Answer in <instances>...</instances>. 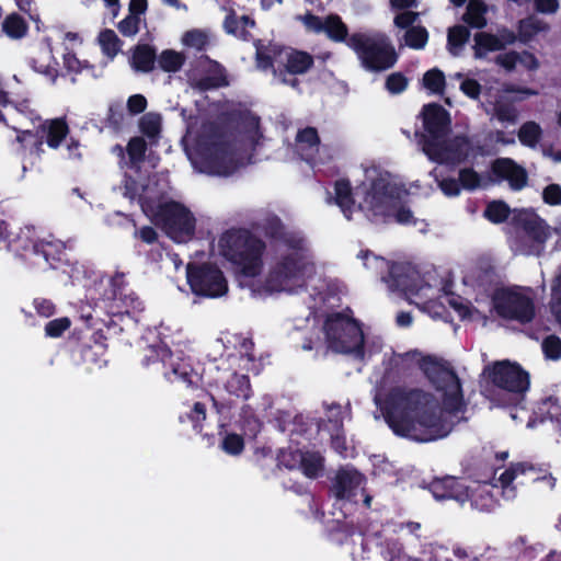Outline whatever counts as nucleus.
<instances>
[{"mask_svg":"<svg viewBox=\"0 0 561 561\" xmlns=\"http://www.w3.org/2000/svg\"><path fill=\"white\" fill-rule=\"evenodd\" d=\"M420 368L442 397V405L430 392L421 389L392 388L382 404L385 420L393 433L415 442L445 438L467 411L461 381L447 363L431 355L422 358Z\"/></svg>","mask_w":561,"mask_h":561,"instance_id":"f257e3e1","label":"nucleus"},{"mask_svg":"<svg viewBox=\"0 0 561 561\" xmlns=\"http://www.w3.org/2000/svg\"><path fill=\"white\" fill-rule=\"evenodd\" d=\"M486 382L481 393L499 407L516 405L530 385V377L518 363L497 360L483 369Z\"/></svg>","mask_w":561,"mask_h":561,"instance_id":"f03ea898","label":"nucleus"},{"mask_svg":"<svg viewBox=\"0 0 561 561\" xmlns=\"http://www.w3.org/2000/svg\"><path fill=\"white\" fill-rule=\"evenodd\" d=\"M255 59L262 70H272L282 83L297 89L296 76L307 73L314 65L313 56L305 50L285 47L275 43H255Z\"/></svg>","mask_w":561,"mask_h":561,"instance_id":"7ed1b4c3","label":"nucleus"},{"mask_svg":"<svg viewBox=\"0 0 561 561\" xmlns=\"http://www.w3.org/2000/svg\"><path fill=\"white\" fill-rule=\"evenodd\" d=\"M221 255L232 263L240 275L256 277L263 270L266 243L247 228H231L219 238Z\"/></svg>","mask_w":561,"mask_h":561,"instance_id":"20e7f679","label":"nucleus"},{"mask_svg":"<svg viewBox=\"0 0 561 561\" xmlns=\"http://www.w3.org/2000/svg\"><path fill=\"white\" fill-rule=\"evenodd\" d=\"M323 330L328 344L334 352L364 359V333L356 319L343 312H333L325 318Z\"/></svg>","mask_w":561,"mask_h":561,"instance_id":"39448f33","label":"nucleus"},{"mask_svg":"<svg viewBox=\"0 0 561 561\" xmlns=\"http://www.w3.org/2000/svg\"><path fill=\"white\" fill-rule=\"evenodd\" d=\"M347 47L356 54L362 67L370 72L388 70L398 61L394 47L383 35L355 32L351 34Z\"/></svg>","mask_w":561,"mask_h":561,"instance_id":"423d86ee","label":"nucleus"},{"mask_svg":"<svg viewBox=\"0 0 561 561\" xmlns=\"http://www.w3.org/2000/svg\"><path fill=\"white\" fill-rule=\"evenodd\" d=\"M401 195L402 190L396 183L385 178H376L371 181L358 208L371 221L378 218L388 221L391 213L396 210V206L400 203Z\"/></svg>","mask_w":561,"mask_h":561,"instance_id":"0eeeda50","label":"nucleus"},{"mask_svg":"<svg viewBox=\"0 0 561 561\" xmlns=\"http://www.w3.org/2000/svg\"><path fill=\"white\" fill-rule=\"evenodd\" d=\"M157 225L175 242H186L195 234L196 219L183 204L170 201L158 206L154 214Z\"/></svg>","mask_w":561,"mask_h":561,"instance_id":"6e6552de","label":"nucleus"},{"mask_svg":"<svg viewBox=\"0 0 561 561\" xmlns=\"http://www.w3.org/2000/svg\"><path fill=\"white\" fill-rule=\"evenodd\" d=\"M187 284L199 297L218 298L228 293V283L222 271L214 263H188Z\"/></svg>","mask_w":561,"mask_h":561,"instance_id":"1a4fd4ad","label":"nucleus"},{"mask_svg":"<svg viewBox=\"0 0 561 561\" xmlns=\"http://www.w3.org/2000/svg\"><path fill=\"white\" fill-rule=\"evenodd\" d=\"M492 305L499 317L526 324L535 318L534 300L512 288L503 287L494 290Z\"/></svg>","mask_w":561,"mask_h":561,"instance_id":"9d476101","label":"nucleus"},{"mask_svg":"<svg viewBox=\"0 0 561 561\" xmlns=\"http://www.w3.org/2000/svg\"><path fill=\"white\" fill-rule=\"evenodd\" d=\"M423 151L433 162L458 165L466 162L471 150V142L466 135H456L451 139H423Z\"/></svg>","mask_w":561,"mask_h":561,"instance_id":"9b49d317","label":"nucleus"},{"mask_svg":"<svg viewBox=\"0 0 561 561\" xmlns=\"http://www.w3.org/2000/svg\"><path fill=\"white\" fill-rule=\"evenodd\" d=\"M204 160L211 173L230 175L238 169L233 145L222 134H215L202 144Z\"/></svg>","mask_w":561,"mask_h":561,"instance_id":"f8f14e48","label":"nucleus"},{"mask_svg":"<svg viewBox=\"0 0 561 561\" xmlns=\"http://www.w3.org/2000/svg\"><path fill=\"white\" fill-rule=\"evenodd\" d=\"M297 252L294 251L280 256L266 277L265 291L272 294L287 290L296 280L301 278L305 264L302 256Z\"/></svg>","mask_w":561,"mask_h":561,"instance_id":"ddd939ff","label":"nucleus"},{"mask_svg":"<svg viewBox=\"0 0 561 561\" xmlns=\"http://www.w3.org/2000/svg\"><path fill=\"white\" fill-rule=\"evenodd\" d=\"M513 221L530 241L527 254L540 256L545 251L548 239L551 237V227L534 211L523 210L514 216Z\"/></svg>","mask_w":561,"mask_h":561,"instance_id":"4468645a","label":"nucleus"},{"mask_svg":"<svg viewBox=\"0 0 561 561\" xmlns=\"http://www.w3.org/2000/svg\"><path fill=\"white\" fill-rule=\"evenodd\" d=\"M257 229L272 244L284 245L291 251H302L305 248L304 237L299 232L288 229L276 215L264 218L257 225Z\"/></svg>","mask_w":561,"mask_h":561,"instance_id":"2eb2a0df","label":"nucleus"},{"mask_svg":"<svg viewBox=\"0 0 561 561\" xmlns=\"http://www.w3.org/2000/svg\"><path fill=\"white\" fill-rule=\"evenodd\" d=\"M382 280L392 291L417 295L422 289L420 272L409 262H393L389 265L388 275Z\"/></svg>","mask_w":561,"mask_h":561,"instance_id":"dca6fc26","label":"nucleus"},{"mask_svg":"<svg viewBox=\"0 0 561 561\" xmlns=\"http://www.w3.org/2000/svg\"><path fill=\"white\" fill-rule=\"evenodd\" d=\"M423 127L427 133L424 139H444L450 133L451 119L447 110L438 103L425 104L422 108Z\"/></svg>","mask_w":561,"mask_h":561,"instance_id":"f3484780","label":"nucleus"},{"mask_svg":"<svg viewBox=\"0 0 561 561\" xmlns=\"http://www.w3.org/2000/svg\"><path fill=\"white\" fill-rule=\"evenodd\" d=\"M428 491L436 500H454L460 506L468 501V485L461 478L454 476L434 478L428 483Z\"/></svg>","mask_w":561,"mask_h":561,"instance_id":"a211bd4d","label":"nucleus"},{"mask_svg":"<svg viewBox=\"0 0 561 561\" xmlns=\"http://www.w3.org/2000/svg\"><path fill=\"white\" fill-rule=\"evenodd\" d=\"M491 171L497 179L507 181L513 191H520L528 183L526 169L511 158L495 159Z\"/></svg>","mask_w":561,"mask_h":561,"instance_id":"6ab92c4d","label":"nucleus"},{"mask_svg":"<svg viewBox=\"0 0 561 561\" xmlns=\"http://www.w3.org/2000/svg\"><path fill=\"white\" fill-rule=\"evenodd\" d=\"M39 240L41 239L37 237L35 228L32 226H25L20 228V231L13 239L9 240L8 245L18 256L24 261H30L35 257Z\"/></svg>","mask_w":561,"mask_h":561,"instance_id":"aec40b11","label":"nucleus"},{"mask_svg":"<svg viewBox=\"0 0 561 561\" xmlns=\"http://www.w3.org/2000/svg\"><path fill=\"white\" fill-rule=\"evenodd\" d=\"M47 146L51 149L60 147L69 134V126L64 117L46 119L36 128Z\"/></svg>","mask_w":561,"mask_h":561,"instance_id":"412c9836","label":"nucleus"},{"mask_svg":"<svg viewBox=\"0 0 561 561\" xmlns=\"http://www.w3.org/2000/svg\"><path fill=\"white\" fill-rule=\"evenodd\" d=\"M39 55L44 56L48 62L45 64L42 62L38 58L32 57L28 59V66L35 72L45 76L50 80L51 83H55L59 77V71L57 69L58 61L53 54V47L50 43H47L39 48Z\"/></svg>","mask_w":561,"mask_h":561,"instance_id":"4be33fe9","label":"nucleus"},{"mask_svg":"<svg viewBox=\"0 0 561 561\" xmlns=\"http://www.w3.org/2000/svg\"><path fill=\"white\" fill-rule=\"evenodd\" d=\"M469 506L473 511L490 513L497 506V501L486 485L468 486Z\"/></svg>","mask_w":561,"mask_h":561,"instance_id":"5701e85b","label":"nucleus"},{"mask_svg":"<svg viewBox=\"0 0 561 561\" xmlns=\"http://www.w3.org/2000/svg\"><path fill=\"white\" fill-rule=\"evenodd\" d=\"M66 245L60 240L41 239L35 257H41L49 268H57L65 255Z\"/></svg>","mask_w":561,"mask_h":561,"instance_id":"b1692460","label":"nucleus"},{"mask_svg":"<svg viewBox=\"0 0 561 561\" xmlns=\"http://www.w3.org/2000/svg\"><path fill=\"white\" fill-rule=\"evenodd\" d=\"M358 485L359 479L356 472L342 470L336 473L332 489L336 499L351 500L356 495Z\"/></svg>","mask_w":561,"mask_h":561,"instance_id":"393cba45","label":"nucleus"},{"mask_svg":"<svg viewBox=\"0 0 561 561\" xmlns=\"http://www.w3.org/2000/svg\"><path fill=\"white\" fill-rule=\"evenodd\" d=\"M334 203L340 207L346 219L351 220L355 199L350 180L339 179L334 183Z\"/></svg>","mask_w":561,"mask_h":561,"instance_id":"a878e982","label":"nucleus"},{"mask_svg":"<svg viewBox=\"0 0 561 561\" xmlns=\"http://www.w3.org/2000/svg\"><path fill=\"white\" fill-rule=\"evenodd\" d=\"M157 51L153 46L138 44L131 55V67L137 72L148 73L154 69Z\"/></svg>","mask_w":561,"mask_h":561,"instance_id":"bb28decb","label":"nucleus"},{"mask_svg":"<svg viewBox=\"0 0 561 561\" xmlns=\"http://www.w3.org/2000/svg\"><path fill=\"white\" fill-rule=\"evenodd\" d=\"M164 378L169 382H182L187 387H197L198 375L185 363L170 364V367L163 371Z\"/></svg>","mask_w":561,"mask_h":561,"instance_id":"cd10ccee","label":"nucleus"},{"mask_svg":"<svg viewBox=\"0 0 561 561\" xmlns=\"http://www.w3.org/2000/svg\"><path fill=\"white\" fill-rule=\"evenodd\" d=\"M215 65L217 69L214 72L192 80L191 87L194 90L207 92L229 84L225 69L218 62Z\"/></svg>","mask_w":561,"mask_h":561,"instance_id":"c85d7f7f","label":"nucleus"},{"mask_svg":"<svg viewBox=\"0 0 561 561\" xmlns=\"http://www.w3.org/2000/svg\"><path fill=\"white\" fill-rule=\"evenodd\" d=\"M427 561H479L477 557L468 552L466 549L456 547L449 549L448 547L437 545L432 547L431 556Z\"/></svg>","mask_w":561,"mask_h":561,"instance_id":"c756f323","label":"nucleus"},{"mask_svg":"<svg viewBox=\"0 0 561 561\" xmlns=\"http://www.w3.org/2000/svg\"><path fill=\"white\" fill-rule=\"evenodd\" d=\"M504 49V43L499 38V36L486 33L479 32L474 35V58L482 59L489 51H497Z\"/></svg>","mask_w":561,"mask_h":561,"instance_id":"7c9ffc66","label":"nucleus"},{"mask_svg":"<svg viewBox=\"0 0 561 561\" xmlns=\"http://www.w3.org/2000/svg\"><path fill=\"white\" fill-rule=\"evenodd\" d=\"M324 25L323 32L331 41L335 43H345L347 45L351 36L348 35V27L339 14L331 13L325 16Z\"/></svg>","mask_w":561,"mask_h":561,"instance_id":"2f4dec72","label":"nucleus"},{"mask_svg":"<svg viewBox=\"0 0 561 561\" xmlns=\"http://www.w3.org/2000/svg\"><path fill=\"white\" fill-rule=\"evenodd\" d=\"M299 469L309 479H317L324 470V458L319 451H302Z\"/></svg>","mask_w":561,"mask_h":561,"instance_id":"473e14b6","label":"nucleus"},{"mask_svg":"<svg viewBox=\"0 0 561 561\" xmlns=\"http://www.w3.org/2000/svg\"><path fill=\"white\" fill-rule=\"evenodd\" d=\"M486 4L481 0H470L462 21L472 28H483L486 25Z\"/></svg>","mask_w":561,"mask_h":561,"instance_id":"72a5a7b5","label":"nucleus"},{"mask_svg":"<svg viewBox=\"0 0 561 561\" xmlns=\"http://www.w3.org/2000/svg\"><path fill=\"white\" fill-rule=\"evenodd\" d=\"M549 30V24L536 16L522 19L517 25L518 37L520 42L527 43L537 34Z\"/></svg>","mask_w":561,"mask_h":561,"instance_id":"f704fd0d","label":"nucleus"},{"mask_svg":"<svg viewBox=\"0 0 561 561\" xmlns=\"http://www.w3.org/2000/svg\"><path fill=\"white\" fill-rule=\"evenodd\" d=\"M13 129L18 133L16 141L20 144L22 150L25 151L28 149L30 154L41 158L42 153H44L43 145L45 140L37 134V130L34 133L32 130H20L15 127H13Z\"/></svg>","mask_w":561,"mask_h":561,"instance_id":"c9c22d12","label":"nucleus"},{"mask_svg":"<svg viewBox=\"0 0 561 561\" xmlns=\"http://www.w3.org/2000/svg\"><path fill=\"white\" fill-rule=\"evenodd\" d=\"M2 30L12 39L23 38L28 31V25L19 13L7 15L2 22Z\"/></svg>","mask_w":561,"mask_h":561,"instance_id":"e433bc0d","label":"nucleus"},{"mask_svg":"<svg viewBox=\"0 0 561 561\" xmlns=\"http://www.w3.org/2000/svg\"><path fill=\"white\" fill-rule=\"evenodd\" d=\"M139 130L151 145L156 144L161 133V116L156 113H146L139 119Z\"/></svg>","mask_w":561,"mask_h":561,"instance_id":"4c0bfd02","label":"nucleus"},{"mask_svg":"<svg viewBox=\"0 0 561 561\" xmlns=\"http://www.w3.org/2000/svg\"><path fill=\"white\" fill-rule=\"evenodd\" d=\"M226 389L232 396L249 400L252 396V388L248 375L234 373L226 383Z\"/></svg>","mask_w":561,"mask_h":561,"instance_id":"58836bf2","label":"nucleus"},{"mask_svg":"<svg viewBox=\"0 0 561 561\" xmlns=\"http://www.w3.org/2000/svg\"><path fill=\"white\" fill-rule=\"evenodd\" d=\"M517 136L523 146L536 148L542 138V129L538 123L528 121L519 127Z\"/></svg>","mask_w":561,"mask_h":561,"instance_id":"ea45409f","label":"nucleus"},{"mask_svg":"<svg viewBox=\"0 0 561 561\" xmlns=\"http://www.w3.org/2000/svg\"><path fill=\"white\" fill-rule=\"evenodd\" d=\"M157 62L164 72H178L185 62V56L173 49H164L157 56Z\"/></svg>","mask_w":561,"mask_h":561,"instance_id":"a19ab883","label":"nucleus"},{"mask_svg":"<svg viewBox=\"0 0 561 561\" xmlns=\"http://www.w3.org/2000/svg\"><path fill=\"white\" fill-rule=\"evenodd\" d=\"M470 38V31L465 25H455L448 28L447 47L450 54L457 55Z\"/></svg>","mask_w":561,"mask_h":561,"instance_id":"79ce46f5","label":"nucleus"},{"mask_svg":"<svg viewBox=\"0 0 561 561\" xmlns=\"http://www.w3.org/2000/svg\"><path fill=\"white\" fill-rule=\"evenodd\" d=\"M511 214L510 206L504 201H492L484 209V217L492 224H502Z\"/></svg>","mask_w":561,"mask_h":561,"instance_id":"37998d69","label":"nucleus"},{"mask_svg":"<svg viewBox=\"0 0 561 561\" xmlns=\"http://www.w3.org/2000/svg\"><path fill=\"white\" fill-rule=\"evenodd\" d=\"M380 553L387 561H405L403 545L396 538H387L380 543Z\"/></svg>","mask_w":561,"mask_h":561,"instance_id":"c03bdc74","label":"nucleus"},{"mask_svg":"<svg viewBox=\"0 0 561 561\" xmlns=\"http://www.w3.org/2000/svg\"><path fill=\"white\" fill-rule=\"evenodd\" d=\"M538 411L540 413V422L551 420L561 423V407L558 398L548 397L543 399L538 405Z\"/></svg>","mask_w":561,"mask_h":561,"instance_id":"a18cd8bd","label":"nucleus"},{"mask_svg":"<svg viewBox=\"0 0 561 561\" xmlns=\"http://www.w3.org/2000/svg\"><path fill=\"white\" fill-rule=\"evenodd\" d=\"M423 85L432 93L442 94L446 87V78L444 72L438 68L427 70L423 75Z\"/></svg>","mask_w":561,"mask_h":561,"instance_id":"49530a36","label":"nucleus"},{"mask_svg":"<svg viewBox=\"0 0 561 561\" xmlns=\"http://www.w3.org/2000/svg\"><path fill=\"white\" fill-rule=\"evenodd\" d=\"M99 43L102 51L110 57H114L121 49L122 42L116 33L111 28H105L99 34Z\"/></svg>","mask_w":561,"mask_h":561,"instance_id":"de8ad7c7","label":"nucleus"},{"mask_svg":"<svg viewBox=\"0 0 561 561\" xmlns=\"http://www.w3.org/2000/svg\"><path fill=\"white\" fill-rule=\"evenodd\" d=\"M405 44L413 49H422L428 41V32L424 26L410 27L404 34Z\"/></svg>","mask_w":561,"mask_h":561,"instance_id":"09e8293b","label":"nucleus"},{"mask_svg":"<svg viewBox=\"0 0 561 561\" xmlns=\"http://www.w3.org/2000/svg\"><path fill=\"white\" fill-rule=\"evenodd\" d=\"M126 151L131 163H140L146 157L147 142L140 136L131 137L127 144Z\"/></svg>","mask_w":561,"mask_h":561,"instance_id":"8fccbe9b","label":"nucleus"},{"mask_svg":"<svg viewBox=\"0 0 561 561\" xmlns=\"http://www.w3.org/2000/svg\"><path fill=\"white\" fill-rule=\"evenodd\" d=\"M220 448L230 456H239L244 450V439L236 433H228L220 443Z\"/></svg>","mask_w":561,"mask_h":561,"instance_id":"3c124183","label":"nucleus"},{"mask_svg":"<svg viewBox=\"0 0 561 561\" xmlns=\"http://www.w3.org/2000/svg\"><path fill=\"white\" fill-rule=\"evenodd\" d=\"M301 454L300 449H280L277 454V466L289 470L299 469Z\"/></svg>","mask_w":561,"mask_h":561,"instance_id":"603ef678","label":"nucleus"},{"mask_svg":"<svg viewBox=\"0 0 561 561\" xmlns=\"http://www.w3.org/2000/svg\"><path fill=\"white\" fill-rule=\"evenodd\" d=\"M115 300L122 302L124 312L127 314L136 316L145 309L142 300L133 291L128 294L124 291Z\"/></svg>","mask_w":561,"mask_h":561,"instance_id":"864d4df0","label":"nucleus"},{"mask_svg":"<svg viewBox=\"0 0 561 561\" xmlns=\"http://www.w3.org/2000/svg\"><path fill=\"white\" fill-rule=\"evenodd\" d=\"M408 85L409 79L399 71L390 73L385 81V89L393 95L404 92Z\"/></svg>","mask_w":561,"mask_h":561,"instance_id":"5fc2aeb1","label":"nucleus"},{"mask_svg":"<svg viewBox=\"0 0 561 561\" xmlns=\"http://www.w3.org/2000/svg\"><path fill=\"white\" fill-rule=\"evenodd\" d=\"M494 116L501 123L516 124L518 121V111L511 103H497L494 106Z\"/></svg>","mask_w":561,"mask_h":561,"instance_id":"6e6d98bb","label":"nucleus"},{"mask_svg":"<svg viewBox=\"0 0 561 561\" xmlns=\"http://www.w3.org/2000/svg\"><path fill=\"white\" fill-rule=\"evenodd\" d=\"M458 181L460 187L467 191H474L481 184V178L473 168L460 169Z\"/></svg>","mask_w":561,"mask_h":561,"instance_id":"4d7b16f0","label":"nucleus"},{"mask_svg":"<svg viewBox=\"0 0 561 561\" xmlns=\"http://www.w3.org/2000/svg\"><path fill=\"white\" fill-rule=\"evenodd\" d=\"M70 325L71 321L68 317L50 320L45 325V335L53 339L60 337Z\"/></svg>","mask_w":561,"mask_h":561,"instance_id":"13d9d810","label":"nucleus"},{"mask_svg":"<svg viewBox=\"0 0 561 561\" xmlns=\"http://www.w3.org/2000/svg\"><path fill=\"white\" fill-rule=\"evenodd\" d=\"M334 425L336 427V433L331 435V447L340 455L344 456L347 446H346V438L343 432V419L340 416L335 419Z\"/></svg>","mask_w":561,"mask_h":561,"instance_id":"bf43d9fd","label":"nucleus"},{"mask_svg":"<svg viewBox=\"0 0 561 561\" xmlns=\"http://www.w3.org/2000/svg\"><path fill=\"white\" fill-rule=\"evenodd\" d=\"M542 352L549 359H559L561 357V339L554 334L545 337L542 341Z\"/></svg>","mask_w":561,"mask_h":561,"instance_id":"052dcab7","label":"nucleus"},{"mask_svg":"<svg viewBox=\"0 0 561 561\" xmlns=\"http://www.w3.org/2000/svg\"><path fill=\"white\" fill-rule=\"evenodd\" d=\"M185 417L192 422L195 432L201 433L203 422L206 420V407L202 402H195L192 410L185 414Z\"/></svg>","mask_w":561,"mask_h":561,"instance_id":"680f3d73","label":"nucleus"},{"mask_svg":"<svg viewBox=\"0 0 561 561\" xmlns=\"http://www.w3.org/2000/svg\"><path fill=\"white\" fill-rule=\"evenodd\" d=\"M183 42L186 46L194 47L197 50H204L208 44V38L201 30H191L184 34Z\"/></svg>","mask_w":561,"mask_h":561,"instance_id":"e2e57ef3","label":"nucleus"},{"mask_svg":"<svg viewBox=\"0 0 561 561\" xmlns=\"http://www.w3.org/2000/svg\"><path fill=\"white\" fill-rule=\"evenodd\" d=\"M140 18L128 14L118 24L117 28L123 36L131 37L139 32Z\"/></svg>","mask_w":561,"mask_h":561,"instance_id":"0e129e2a","label":"nucleus"},{"mask_svg":"<svg viewBox=\"0 0 561 561\" xmlns=\"http://www.w3.org/2000/svg\"><path fill=\"white\" fill-rule=\"evenodd\" d=\"M124 118V108L121 103H114L108 106L106 115V123L108 126L113 127L114 129H119L123 125Z\"/></svg>","mask_w":561,"mask_h":561,"instance_id":"69168bd1","label":"nucleus"},{"mask_svg":"<svg viewBox=\"0 0 561 561\" xmlns=\"http://www.w3.org/2000/svg\"><path fill=\"white\" fill-rule=\"evenodd\" d=\"M64 68L68 73L78 75L82 71L83 68L88 67L87 61H81L78 59L73 51L68 50L62 56Z\"/></svg>","mask_w":561,"mask_h":561,"instance_id":"338daca9","label":"nucleus"},{"mask_svg":"<svg viewBox=\"0 0 561 561\" xmlns=\"http://www.w3.org/2000/svg\"><path fill=\"white\" fill-rule=\"evenodd\" d=\"M542 199L551 206L561 204V186L556 183L547 185L542 192Z\"/></svg>","mask_w":561,"mask_h":561,"instance_id":"774afa93","label":"nucleus"}]
</instances>
